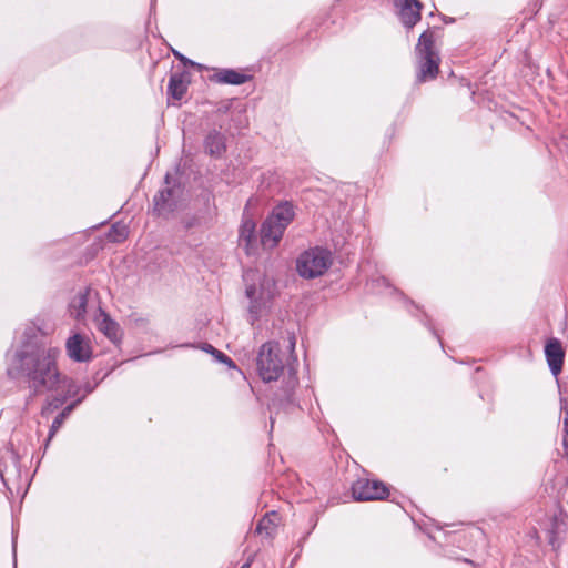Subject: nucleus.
<instances>
[{
  "label": "nucleus",
  "instance_id": "obj_1",
  "mask_svg": "<svg viewBox=\"0 0 568 568\" xmlns=\"http://www.w3.org/2000/svg\"><path fill=\"white\" fill-rule=\"evenodd\" d=\"M60 349L48 344L44 333L36 326H28L23 341L12 355L7 367L11 379H23L30 390L28 402L47 392L59 390L68 378L58 367Z\"/></svg>",
  "mask_w": 568,
  "mask_h": 568
},
{
  "label": "nucleus",
  "instance_id": "obj_2",
  "mask_svg": "<svg viewBox=\"0 0 568 568\" xmlns=\"http://www.w3.org/2000/svg\"><path fill=\"white\" fill-rule=\"evenodd\" d=\"M287 367L288 378L284 388V398L288 405L294 404L293 392L298 384L297 372L277 342L264 343L257 353L256 369L263 382L277 381Z\"/></svg>",
  "mask_w": 568,
  "mask_h": 568
},
{
  "label": "nucleus",
  "instance_id": "obj_3",
  "mask_svg": "<svg viewBox=\"0 0 568 568\" xmlns=\"http://www.w3.org/2000/svg\"><path fill=\"white\" fill-rule=\"evenodd\" d=\"M417 59V82L434 80L439 71V53L435 49L434 33L429 30L424 31L415 48Z\"/></svg>",
  "mask_w": 568,
  "mask_h": 568
},
{
  "label": "nucleus",
  "instance_id": "obj_4",
  "mask_svg": "<svg viewBox=\"0 0 568 568\" xmlns=\"http://www.w3.org/2000/svg\"><path fill=\"white\" fill-rule=\"evenodd\" d=\"M331 264V252L322 247H314L298 256L296 270L303 278L312 280L323 275Z\"/></svg>",
  "mask_w": 568,
  "mask_h": 568
},
{
  "label": "nucleus",
  "instance_id": "obj_5",
  "mask_svg": "<svg viewBox=\"0 0 568 568\" xmlns=\"http://www.w3.org/2000/svg\"><path fill=\"white\" fill-rule=\"evenodd\" d=\"M183 194V186L176 182L170 173L164 176V186L153 197V213L158 216L168 217L179 205Z\"/></svg>",
  "mask_w": 568,
  "mask_h": 568
},
{
  "label": "nucleus",
  "instance_id": "obj_6",
  "mask_svg": "<svg viewBox=\"0 0 568 568\" xmlns=\"http://www.w3.org/2000/svg\"><path fill=\"white\" fill-rule=\"evenodd\" d=\"M278 294L277 286H246L245 295L250 301L248 315L252 325L271 311Z\"/></svg>",
  "mask_w": 568,
  "mask_h": 568
},
{
  "label": "nucleus",
  "instance_id": "obj_7",
  "mask_svg": "<svg viewBox=\"0 0 568 568\" xmlns=\"http://www.w3.org/2000/svg\"><path fill=\"white\" fill-rule=\"evenodd\" d=\"M352 494L358 501L383 500L388 496L389 490L382 481L361 478L353 484Z\"/></svg>",
  "mask_w": 568,
  "mask_h": 568
},
{
  "label": "nucleus",
  "instance_id": "obj_8",
  "mask_svg": "<svg viewBox=\"0 0 568 568\" xmlns=\"http://www.w3.org/2000/svg\"><path fill=\"white\" fill-rule=\"evenodd\" d=\"M545 356L547 359V364L551 374L556 377L558 387L560 388V383L558 375L562 371L564 361H565V351L562 348L561 342L558 338H549L545 345Z\"/></svg>",
  "mask_w": 568,
  "mask_h": 568
},
{
  "label": "nucleus",
  "instance_id": "obj_9",
  "mask_svg": "<svg viewBox=\"0 0 568 568\" xmlns=\"http://www.w3.org/2000/svg\"><path fill=\"white\" fill-rule=\"evenodd\" d=\"M547 539L548 544L552 547L554 550H557L561 547L566 536L568 534V516L567 514L559 513L555 515L549 523L547 528Z\"/></svg>",
  "mask_w": 568,
  "mask_h": 568
},
{
  "label": "nucleus",
  "instance_id": "obj_10",
  "mask_svg": "<svg viewBox=\"0 0 568 568\" xmlns=\"http://www.w3.org/2000/svg\"><path fill=\"white\" fill-rule=\"evenodd\" d=\"M65 351L68 356L78 363L88 362L92 357L89 341L83 335L75 333L67 339Z\"/></svg>",
  "mask_w": 568,
  "mask_h": 568
},
{
  "label": "nucleus",
  "instance_id": "obj_11",
  "mask_svg": "<svg viewBox=\"0 0 568 568\" xmlns=\"http://www.w3.org/2000/svg\"><path fill=\"white\" fill-rule=\"evenodd\" d=\"M399 8V16L403 24L412 29L419 20L423 3L419 0H394Z\"/></svg>",
  "mask_w": 568,
  "mask_h": 568
},
{
  "label": "nucleus",
  "instance_id": "obj_12",
  "mask_svg": "<svg viewBox=\"0 0 568 568\" xmlns=\"http://www.w3.org/2000/svg\"><path fill=\"white\" fill-rule=\"evenodd\" d=\"M285 227L267 217L263 221L260 230L261 243L264 247L274 248L282 240Z\"/></svg>",
  "mask_w": 568,
  "mask_h": 568
},
{
  "label": "nucleus",
  "instance_id": "obj_13",
  "mask_svg": "<svg viewBox=\"0 0 568 568\" xmlns=\"http://www.w3.org/2000/svg\"><path fill=\"white\" fill-rule=\"evenodd\" d=\"M95 297L97 293L93 292L91 286H84L80 290L69 304L71 316L78 321L82 320L87 313L89 303Z\"/></svg>",
  "mask_w": 568,
  "mask_h": 568
},
{
  "label": "nucleus",
  "instance_id": "obj_14",
  "mask_svg": "<svg viewBox=\"0 0 568 568\" xmlns=\"http://www.w3.org/2000/svg\"><path fill=\"white\" fill-rule=\"evenodd\" d=\"M267 217L287 229L295 219V206L290 201H282L272 209Z\"/></svg>",
  "mask_w": 568,
  "mask_h": 568
},
{
  "label": "nucleus",
  "instance_id": "obj_15",
  "mask_svg": "<svg viewBox=\"0 0 568 568\" xmlns=\"http://www.w3.org/2000/svg\"><path fill=\"white\" fill-rule=\"evenodd\" d=\"M189 82V74L185 71L171 73L168 83V94L172 99L180 101L187 91Z\"/></svg>",
  "mask_w": 568,
  "mask_h": 568
},
{
  "label": "nucleus",
  "instance_id": "obj_16",
  "mask_svg": "<svg viewBox=\"0 0 568 568\" xmlns=\"http://www.w3.org/2000/svg\"><path fill=\"white\" fill-rule=\"evenodd\" d=\"M205 152L211 156L220 158L226 150V139L223 133L212 130L204 139Z\"/></svg>",
  "mask_w": 568,
  "mask_h": 568
},
{
  "label": "nucleus",
  "instance_id": "obj_17",
  "mask_svg": "<svg viewBox=\"0 0 568 568\" xmlns=\"http://www.w3.org/2000/svg\"><path fill=\"white\" fill-rule=\"evenodd\" d=\"M100 315L98 317V328L102 332L110 341L116 342L119 339L120 326L116 322L99 306Z\"/></svg>",
  "mask_w": 568,
  "mask_h": 568
},
{
  "label": "nucleus",
  "instance_id": "obj_18",
  "mask_svg": "<svg viewBox=\"0 0 568 568\" xmlns=\"http://www.w3.org/2000/svg\"><path fill=\"white\" fill-rule=\"evenodd\" d=\"M214 79L219 83L241 85L250 81L252 77L234 69H222L214 74Z\"/></svg>",
  "mask_w": 568,
  "mask_h": 568
},
{
  "label": "nucleus",
  "instance_id": "obj_19",
  "mask_svg": "<svg viewBox=\"0 0 568 568\" xmlns=\"http://www.w3.org/2000/svg\"><path fill=\"white\" fill-rule=\"evenodd\" d=\"M278 514L276 511L266 513L257 523L255 532L272 538L277 529Z\"/></svg>",
  "mask_w": 568,
  "mask_h": 568
},
{
  "label": "nucleus",
  "instance_id": "obj_20",
  "mask_svg": "<svg viewBox=\"0 0 568 568\" xmlns=\"http://www.w3.org/2000/svg\"><path fill=\"white\" fill-rule=\"evenodd\" d=\"M82 402V398H78L77 400L72 402L68 406H65L61 413L58 414V416L53 419L48 439L45 443V447L49 445V442L54 437L55 433L59 430V428L64 423L65 418L71 414V412Z\"/></svg>",
  "mask_w": 568,
  "mask_h": 568
},
{
  "label": "nucleus",
  "instance_id": "obj_21",
  "mask_svg": "<svg viewBox=\"0 0 568 568\" xmlns=\"http://www.w3.org/2000/svg\"><path fill=\"white\" fill-rule=\"evenodd\" d=\"M129 235L128 226L123 223H114L105 234V239L111 243H121L126 240Z\"/></svg>",
  "mask_w": 568,
  "mask_h": 568
},
{
  "label": "nucleus",
  "instance_id": "obj_22",
  "mask_svg": "<svg viewBox=\"0 0 568 568\" xmlns=\"http://www.w3.org/2000/svg\"><path fill=\"white\" fill-rule=\"evenodd\" d=\"M255 222L251 219L243 220L240 226V240L248 246L255 239Z\"/></svg>",
  "mask_w": 568,
  "mask_h": 568
},
{
  "label": "nucleus",
  "instance_id": "obj_23",
  "mask_svg": "<svg viewBox=\"0 0 568 568\" xmlns=\"http://www.w3.org/2000/svg\"><path fill=\"white\" fill-rule=\"evenodd\" d=\"M104 247V239L103 237H97L93 243H91L84 252L83 260H81V263H89L92 261Z\"/></svg>",
  "mask_w": 568,
  "mask_h": 568
},
{
  "label": "nucleus",
  "instance_id": "obj_24",
  "mask_svg": "<svg viewBox=\"0 0 568 568\" xmlns=\"http://www.w3.org/2000/svg\"><path fill=\"white\" fill-rule=\"evenodd\" d=\"M65 399H67L65 396L53 397L50 402H48V405L45 407H43L42 414H45V412H48V410H53V409L60 408L63 405V403L65 402Z\"/></svg>",
  "mask_w": 568,
  "mask_h": 568
},
{
  "label": "nucleus",
  "instance_id": "obj_25",
  "mask_svg": "<svg viewBox=\"0 0 568 568\" xmlns=\"http://www.w3.org/2000/svg\"><path fill=\"white\" fill-rule=\"evenodd\" d=\"M561 410L564 412L562 428L564 433L568 435V403L566 399L560 398Z\"/></svg>",
  "mask_w": 568,
  "mask_h": 568
},
{
  "label": "nucleus",
  "instance_id": "obj_26",
  "mask_svg": "<svg viewBox=\"0 0 568 568\" xmlns=\"http://www.w3.org/2000/svg\"><path fill=\"white\" fill-rule=\"evenodd\" d=\"M213 356L221 363H224L226 364L229 367H235V364L234 362L226 355L224 354L223 352L221 351H216L215 354H213Z\"/></svg>",
  "mask_w": 568,
  "mask_h": 568
},
{
  "label": "nucleus",
  "instance_id": "obj_27",
  "mask_svg": "<svg viewBox=\"0 0 568 568\" xmlns=\"http://www.w3.org/2000/svg\"><path fill=\"white\" fill-rule=\"evenodd\" d=\"M423 324L433 333V335L438 339V342L443 346L442 338H440L439 334L437 333L432 320L428 316H425Z\"/></svg>",
  "mask_w": 568,
  "mask_h": 568
},
{
  "label": "nucleus",
  "instance_id": "obj_28",
  "mask_svg": "<svg viewBox=\"0 0 568 568\" xmlns=\"http://www.w3.org/2000/svg\"><path fill=\"white\" fill-rule=\"evenodd\" d=\"M173 54L175 58H178L180 61H182L184 64H193V61L189 60L187 58H185L184 55H182L180 52L178 51H173Z\"/></svg>",
  "mask_w": 568,
  "mask_h": 568
},
{
  "label": "nucleus",
  "instance_id": "obj_29",
  "mask_svg": "<svg viewBox=\"0 0 568 568\" xmlns=\"http://www.w3.org/2000/svg\"><path fill=\"white\" fill-rule=\"evenodd\" d=\"M202 349L205 351L206 353L212 354V355L215 354V352L217 351L215 347H213L209 343H204L203 346H202Z\"/></svg>",
  "mask_w": 568,
  "mask_h": 568
},
{
  "label": "nucleus",
  "instance_id": "obj_30",
  "mask_svg": "<svg viewBox=\"0 0 568 568\" xmlns=\"http://www.w3.org/2000/svg\"><path fill=\"white\" fill-rule=\"evenodd\" d=\"M93 389H94V386H92L90 383H87V384L84 385V392H85V394H84L81 398L83 399V398L85 397V395H88V394L92 393V392H93Z\"/></svg>",
  "mask_w": 568,
  "mask_h": 568
},
{
  "label": "nucleus",
  "instance_id": "obj_31",
  "mask_svg": "<svg viewBox=\"0 0 568 568\" xmlns=\"http://www.w3.org/2000/svg\"><path fill=\"white\" fill-rule=\"evenodd\" d=\"M295 344H296V338H295V336H294V335H292V336L290 337V346H288V347H290V349H291V353H293V352H294Z\"/></svg>",
  "mask_w": 568,
  "mask_h": 568
},
{
  "label": "nucleus",
  "instance_id": "obj_32",
  "mask_svg": "<svg viewBox=\"0 0 568 568\" xmlns=\"http://www.w3.org/2000/svg\"><path fill=\"white\" fill-rule=\"evenodd\" d=\"M250 567H251V564L250 562H245L240 568H250Z\"/></svg>",
  "mask_w": 568,
  "mask_h": 568
},
{
  "label": "nucleus",
  "instance_id": "obj_33",
  "mask_svg": "<svg viewBox=\"0 0 568 568\" xmlns=\"http://www.w3.org/2000/svg\"><path fill=\"white\" fill-rule=\"evenodd\" d=\"M273 425H274V418L273 416H271V427L273 428Z\"/></svg>",
  "mask_w": 568,
  "mask_h": 568
},
{
  "label": "nucleus",
  "instance_id": "obj_34",
  "mask_svg": "<svg viewBox=\"0 0 568 568\" xmlns=\"http://www.w3.org/2000/svg\"><path fill=\"white\" fill-rule=\"evenodd\" d=\"M154 2H155V0H151V7H153V6H154Z\"/></svg>",
  "mask_w": 568,
  "mask_h": 568
},
{
  "label": "nucleus",
  "instance_id": "obj_35",
  "mask_svg": "<svg viewBox=\"0 0 568 568\" xmlns=\"http://www.w3.org/2000/svg\"><path fill=\"white\" fill-rule=\"evenodd\" d=\"M565 445H566V447H567V449H568V444H567L566 442H565Z\"/></svg>",
  "mask_w": 568,
  "mask_h": 568
}]
</instances>
